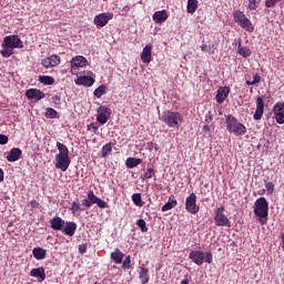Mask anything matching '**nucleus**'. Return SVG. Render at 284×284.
<instances>
[{"label":"nucleus","instance_id":"55","mask_svg":"<svg viewBox=\"0 0 284 284\" xmlns=\"http://www.w3.org/2000/svg\"><path fill=\"white\" fill-rule=\"evenodd\" d=\"M203 132H210V124H205L203 126Z\"/></svg>","mask_w":284,"mask_h":284},{"label":"nucleus","instance_id":"40","mask_svg":"<svg viewBox=\"0 0 284 284\" xmlns=\"http://www.w3.org/2000/svg\"><path fill=\"white\" fill-rule=\"evenodd\" d=\"M110 152H112V144L108 143L102 148V158L105 159Z\"/></svg>","mask_w":284,"mask_h":284},{"label":"nucleus","instance_id":"46","mask_svg":"<svg viewBox=\"0 0 284 284\" xmlns=\"http://www.w3.org/2000/svg\"><path fill=\"white\" fill-rule=\"evenodd\" d=\"M281 0H266L265 6L266 8H274L276 3H278Z\"/></svg>","mask_w":284,"mask_h":284},{"label":"nucleus","instance_id":"44","mask_svg":"<svg viewBox=\"0 0 284 284\" xmlns=\"http://www.w3.org/2000/svg\"><path fill=\"white\" fill-rule=\"evenodd\" d=\"M136 225H139L142 232H148V226H145V221L143 219L138 220Z\"/></svg>","mask_w":284,"mask_h":284},{"label":"nucleus","instance_id":"5","mask_svg":"<svg viewBox=\"0 0 284 284\" xmlns=\"http://www.w3.org/2000/svg\"><path fill=\"white\" fill-rule=\"evenodd\" d=\"M189 258H191V261L195 263V265H203L204 261L205 263H212V253L211 252L204 253L202 251H192L189 255Z\"/></svg>","mask_w":284,"mask_h":284},{"label":"nucleus","instance_id":"57","mask_svg":"<svg viewBox=\"0 0 284 284\" xmlns=\"http://www.w3.org/2000/svg\"><path fill=\"white\" fill-rule=\"evenodd\" d=\"M181 284H190V281L183 280V281L181 282Z\"/></svg>","mask_w":284,"mask_h":284},{"label":"nucleus","instance_id":"36","mask_svg":"<svg viewBox=\"0 0 284 284\" xmlns=\"http://www.w3.org/2000/svg\"><path fill=\"white\" fill-rule=\"evenodd\" d=\"M172 207H176V200H170L168 203H165L162 206V212H168L169 210H172Z\"/></svg>","mask_w":284,"mask_h":284},{"label":"nucleus","instance_id":"1","mask_svg":"<svg viewBox=\"0 0 284 284\" xmlns=\"http://www.w3.org/2000/svg\"><path fill=\"white\" fill-rule=\"evenodd\" d=\"M59 154L55 155V168L65 172L70 168V151L68 146L61 142H57Z\"/></svg>","mask_w":284,"mask_h":284},{"label":"nucleus","instance_id":"28","mask_svg":"<svg viewBox=\"0 0 284 284\" xmlns=\"http://www.w3.org/2000/svg\"><path fill=\"white\" fill-rule=\"evenodd\" d=\"M32 254L37 261H43L45 258V250L41 247L33 248Z\"/></svg>","mask_w":284,"mask_h":284},{"label":"nucleus","instance_id":"54","mask_svg":"<svg viewBox=\"0 0 284 284\" xmlns=\"http://www.w3.org/2000/svg\"><path fill=\"white\" fill-rule=\"evenodd\" d=\"M31 207H39V202L31 201Z\"/></svg>","mask_w":284,"mask_h":284},{"label":"nucleus","instance_id":"7","mask_svg":"<svg viewBox=\"0 0 284 284\" xmlns=\"http://www.w3.org/2000/svg\"><path fill=\"white\" fill-rule=\"evenodd\" d=\"M114 18L113 13L104 12L100 13L94 17L93 23L97 26V28H104V26H108V21H112Z\"/></svg>","mask_w":284,"mask_h":284},{"label":"nucleus","instance_id":"37","mask_svg":"<svg viewBox=\"0 0 284 284\" xmlns=\"http://www.w3.org/2000/svg\"><path fill=\"white\" fill-rule=\"evenodd\" d=\"M233 17H234V21H236V23H239V26L245 19V14L243 12H241V11H235L233 13Z\"/></svg>","mask_w":284,"mask_h":284},{"label":"nucleus","instance_id":"49","mask_svg":"<svg viewBox=\"0 0 284 284\" xmlns=\"http://www.w3.org/2000/svg\"><path fill=\"white\" fill-rule=\"evenodd\" d=\"M88 130L97 134L99 132V128H97L94 124H89Z\"/></svg>","mask_w":284,"mask_h":284},{"label":"nucleus","instance_id":"39","mask_svg":"<svg viewBox=\"0 0 284 284\" xmlns=\"http://www.w3.org/2000/svg\"><path fill=\"white\" fill-rule=\"evenodd\" d=\"M154 174H155L154 169L149 168V169L146 170V172L141 176V179H142L143 181H146V179H152V176H154Z\"/></svg>","mask_w":284,"mask_h":284},{"label":"nucleus","instance_id":"2","mask_svg":"<svg viewBox=\"0 0 284 284\" xmlns=\"http://www.w3.org/2000/svg\"><path fill=\"white\" fill-rule=\"evenodd\" d=\"M160 121L165 123L169 128H179L181 126V123H183V115L174 111H164L160 115Z\"/></svg>","mask_w":284,"mask_h":284},{"label":"nucleus","instance_id":"51","mask_svg":"<svg viewBox=\"0 0 284 284\" xmlns=\"http://www.w3.org/2000/svg\"><path fill=\"white\" fill-rule=\"evenodd\" d=\"M212 121V112H209L206 115H205V123L206 124H210Z\"/></svg>","mask_w":284,"mask_h":284},{"label":"nucleus","instance_id":"32","mask_svg":"<svg viewBox=\"0 0 284 284\" xmlns=\"http://www.w3.org/2000/svg\"><path fill=\"white\" fill-rule=\"evenodd\" d=\"M239 54L243 57L244 59H247V57H252V51L247 47H241L239 45Z\"/></svg>","mask_w":284,"mask_h":284},{"label":"nucleus","instance_id":"26","mask_svg":"<svg viewBox=\"0 0 284 284\" xmlns=\"http://www.w3.org/2000/svg\"><path fill=\"white\" fill-rule=\"evenodd\" d=\"M2 57H4L6 59L12 57V54H14V49H12V47H9L8 44H6L4 42L2 43V50L0 51Z\"/></svg>","mask_w":284,"mask_h":284},{"label":"nucleus","instance_id":"24","mask_svg":"<svg viewBox=\"0 0 284 284\" xmlns=\"http://www.w3.org/2000/svg\"><path fill=\"white\" fill-rule=\"evenodd\" d=\"M30 276H33L34 278H41V281H45V268L43 267L32 268L30 272Z\"/></svg>","mask_w":284,"mask_h":284},{"label":"nucleus","instance_id":"3","mask_svg":"<svg viewBox=\"0 0 284 284\" xmlns=\"http://www.w3.org/2000/svg\"><path fill=\"white\" fill-rule=\"evenodd\" d=\"M254 214L258 216L262 225L267 223L268 203L265 197H260L255 201Z\"/></svg>","mask_w":284,"mask_h":284},{"label":"nucleus","instance_id":"9","mask_svg":"<svg viewBox=\"0 0 284 284\" xmlns=\"http://www.w3.org/2000/svg\"><path fill=\"white\" fill-rule=\"evenodd\" d=\"M185 210L190 212V214H199V205H196V194L191 193L190 196L186 197Z\"/></svg>","mask_w":284,"mask_h":284},{"label":"nucleus","instance_id":"22","mask_svg":"<svg viewBox=\"0 0 284 284\" xmlns=\"http://www.w3.org/2000/svg\"><path fill=\"white\" fill-rule=\"evenodd\" d=\"M62 232L63 234H67V236H74V233L77 232V223L67 222Z\"/></svg>","mask_w":284,"mask_h":284},{"label":"nucleus","instance_id":"17","mask_svg":"<svg viewBox=\"0 0 284 284\" xmlns=\"http://www.w3.org/2000/svg\"><path fill=\"white\" fill-rule=\"evenodd\" d=\"M229 94H230L229 87H221L216 93V102L223 103V101H225V99H227Z\"/></svg>","mask_w":284,"mask_h":284},{"label":"nucleus","instance_id":"33","mask_svg":"<svg viewBox=\"0 0 284 284\" xmlns=\"http://www.w3.org/2000/svg\"><path fill=\"white\" fill-rule=\"evenodd\" d=\"M39 81L40 83H44V85H52V83H54V78L50 75H40Z\"/></svg>","mask_w":284,"mask_h":284},{"label":"nucleus","instance_id":"34","mask_svg":"<svg viewBox=\"0 0 284 284\" xmlns=\"http://www.w3.org/2000/svg\"><path fill=\"white\" fill-rule=\"evenodd\" d=\"M105 90H108V87H105L104 84H101L99 88L94 90L93 94L98 99H101L103 94H105Z\"/></svg>","mask_w":284,"mask_h":284},{"label":"nucleus","instance_id":"42","mask_svg":"<svg viewBox=\"0 0 284 284\" xmlns=\"http://www.w3.org/2000/svg\"><path fill=\"white\" fill-rule=\"evenodd\" d=\"M258 3H261V0H248L250 10H256V8H258Z\"/></svg>","mask_w":284,"mask_h":284},{"label":"nucleus","instance_id":"43","mask_svg":"<svg viewBox=\"0 0 284 284\" xmlns=\"http://www.w3.org/2000/svg\"><path fill=\"white\" fill-rule=\"evenodd\" d=\"M71 211L73 214H77V212H83V210L81 209V205H79V202L72 203Z\"/></svg>","mask_w":284,"mask_h":284},{"label":"nucleus","instance_id":"45","mask_svg":"<svg viewBox=\"0 0 284 284\" xmlns=\"http://www.w3.org/2000/svg\"><path fill=\"white\" fill-rule=\"evenodd\" d=\"M130 263H132V260L130 258V255H128L125 257V261L122 264V267H124V270H130V267H131Z\"/></svg>","mask_w":284,"mask_h":284},{"label":"nucleus","instance_id":"19","mask_svg":"<svg viewBox=\"0 0 284 284\" xmlns=\"http://www.w3.org/2000/svg\"><path fill=\"white\" fill-rule=\"evenodd\" d=\"M88 60L83 55H77L71 60L72 68H85Z\"/></svg>","mask_w":284,"mask_h":284},{"label":"nucleus","instance_id":"52","mask_svg":"<svg viewBox=\"0 0 284 284\" xmlns=\"http://www.w3.org/2000/svg\"><path fill=\"white\" fill-rule=\"evenodd\" d=\"M261 81V77H257V80H253L252 82L251 81H246L247 85H254L256 83H258Z\"/></svg>","mask_w":284,"mask_h":284},{"label":"nucleus","instance_id":"56","mask_svg":"<svg viewBox=\"0 0 284 284\" xmlns=\"http://www.w3.org/2000/svg\"><path fill=\"white\" fill-rule=\"evenodd\" d=\"M1 181H3V170L2 169H0V183H1Z\"/></svg>","mask_w":284,"mask_h":284},{"label":"nucleus","instance_id":"41","mask_svg":"<svg viewBox=\"0 0 284 284\" xmlns=\"http://www.w3.org/2000/svg\"><path fill=\"white\" fill-rule=\"evenodd\" d=\"M47 116H50V119H57L59 116V113L57 112V110H54L52 108H48Z\"/></svg>","mask_w":284,"mask_h":284},{"label":"nucleus","instance_id":"16","mask_svg":"<svg viewBox=\"0 0 284 284\" xmlns=\"http://www.w3.org/2000/svg\"><path fill=\"white\" fill-rule=\"evenodd\" d=\"M22 153L23 152L19 148L11 149L7 156V161H9V163H14V161H19V159H21Z\"/></svg>","mask_w":284,"mask_h":284},{"label":"nucleus","instance_id":"38","mask_svg":"<svg viewBox=\"0 0 284 284\" xmlns=\"http://www.w3.org/2000/svg\"><path fill=\"white\" fill-rule=\"evenodd\" d=\"M201 50L202 52H209V54H214V51L216 50V48L214 47V44L212 45L202 44Z\"/></svg>","mask_w":284,"mask_h":284},{"label":"nucleus","instance_id":"50","mask_svg":"<svg viewBox=\"0 0 284 284\" xmlns=\"http://www.w3.org/2000/svg\"><path fill=\"white\" fill-rule=\"evenodd\" d=\"M95 204H98V207H101V209L105 207V205H106L105 201H103L99 197H98V201L95 202Z\"/></svg>","mask_w":284,"mask_h":284},{"label":"nucleus","instance_id":"4","mask_svg":"<svg viewBox=\"0 0 284 284\" xmlns=\"http://www.w3.org/2000/svg\"><path fill=\"white\" fill-rule=\"evenodd\" d=\"M226 130L234 134L235 136H243L247 129L241 122L237 121L234 115L226 116Z\"/></svg>","mask_w":284,"mask_h":284},{"label":"nucleus","instance_id":"31","mask_svg":"<svg viewBox=\"0 0 284 284\" xmlns=\"http://www.w3.org/2000/svg\"><path fill=\"white\" fill-rule=\"evenodd\" d=\"M148 268L146 267H141V271H140V281L142 284H148L149 281H150V277L148 276Z\"/></svg>","mask_w":284,"mask_h":284},{"label":"nucleus","instance_id":"59","mask_svg":"<svg viewBox=\"0 0 284 284\" xmlns=\"http://www.w3.org/2000/svg\"><path fill=\"white\" fill-rule=\"evenodd\" d=\"M80 252H81V254H83V252H85V251H81V248H80Z\"/></svg>","mask_w":284,"mask_h":284},{"label":"nucleus","instance_id":"21","mask_svg":"<svg viewBox=\"0 0 284 284\" xmlns=\"http://www.w3.org/2000/svg\"><path fill=\"white\" fill-rule=\"evenodd\" d=\"M141 59L143 63H150V61H152V47L145 45L143 48V51L141 53Z\"/></svg>","mask_w":284,"mask_h":284},{"label":"nucleus","instance_id":"13","mask_svg":"<svg viewBox=\"0 0 284 284\" xmlns=\"http://www.w3.org/2000/svg\"><path fill=\"white\" fill-rule=\"evenodd\" d=\"M27 99H33L34 101H41V99H45V93H43L39 89H29L26 91Z\"/></svg>","mask_w":284,"mask_h":284},{"label":"nucleus","instance_id":"47","mask_svg":"<svg viewBox=\"0 0 284 284\" xmlns=\"http://www.w3.org/2000/svg\"><path fill=\"white\" fill-rule=\"evenodd\" d=\"M267 194H272L274 192V183L268 182L265 184Z\"/></svg>","mask_w":284,"mask_h":284},{"label":"nucleus","instance_id":"6","mask_svg":"<svg viewBox=\"0 0 284 284\" xmlns=\"http://www.w3.org/2000/svg\"><path fill=\"white\" fill-rule=\"evenodd\" d=\"M223 212H225V206H220L216 209L214 217L215 225H217V227H230V219H227Z\"/></svg>","mask_w":284,"mask_h":284},{"label":"nucleus","instance_id":"14","mask_svg":"<svg viewBox=\"0 0 284 284\" xmlns=\"http://www.w3.org/2000/svg\"><path fill=\"white\" fill-rule=\"evenodd\" d=\"M59 63H61V59L57 54L42 60L43 68H55V65H59Z\"/></svg>","mask_w":284,"mask_h":284},{"label":"nucleus","instance_id":"29","mask_svg":"<svg viewBox=\"0 0 284 284\" xmlns=\"http://www.w3.org/2000/svg\"><path fill=\"white\" fill-rule=\"evenodd\" d=\"M241 28L247 30V32H254V27L252 26V21L246 17L240 22Z\"/></svg>","mask_w":284,"mask_h":284},{"label":"nucleus","instance_id":"20","mask_svg":"<svg viewBox=\"0 0 284 284\" xmlns=\"http://www.w3.org/2000/svg\"><path fill=\"white\" fill-rule=\"evenodd\" d=\"M50 225L55 231L63 230V226L65 225V221L59 216H55L50 220Z\"/></svg>","mask_w":284,"mask_h":284},{"label":"nucleus","instance_id":"25","mask_svg":"<svg viewBox=\"0 0 284 284\" xmlns=\"http://www.w3.org/2000/svg\"><path fill=\"white\" fill-rule=\"evenodd\" d=\"M123 256H125V254H123V252H121V250L119 248H116L115 252L111 253V258L116 264L123 263Z\"/></svg>","mask_w":284,"mask_h":284},{"label":"nucleus","instance_id":"10","mask_svg":"<svg viewBox=\"0 0 284 284\" xmlns=\"http://www.w3.org/2000/svg\"><path fill=\"white\" fill-rule=\"evenodd\" d=\"M3 43L8 45L9 48H23V42L18 36H8L3 39Z\"/></svg>","mask_w":284,"mask_h":284},{"label":"nucleus","instance_id":"48","mask_svg":"<svg viewBox=\"0 0 284 284\" xmlns=\"http://www.w3.org/2000/svg\"><path fill=\"white\" fill-rule=\"evenodd\" d=\"M8 143V136L6 134H0V145H6Z\"/></svg>","mask_w":284,"mask_h":284},{"label":"nucleus","instance_id":"23","mask_svg":"<svg viewBox=\"0 0 284 284\" xmlns=\"http://www.w3.org/2000/svg\"><path fill=\"white\" fill-rule=\"evenodd\" d=\"M153 21L155 23H163V21H168V11L162 10V11L154 12Z\"/></svg>","mask_w":284,"mask_h":284},{"label":"nucleus","instance_id":"27","mask_svg":"<svg viewBox=\"0 0 284 284\" xmlns=\"http://www.w3.org/2000/svg\"><path fill=\"white\" fill-rule=\"evenodd\" d=\"M187 12L189 14H194L199 8V0H187Z\"/></svg>","mask_w":284,"mask_h":284},{"label":"nucleus","instance_id":"18","mask_svg":"<svg viewBox=\"0 0 284 284\" xmlns=\"http://www.w3.org/2000/svg\"><path fill=\"white\" fill-rule=\"evenodd\" d=\"M97 201H99V197L94 195V191H89L88 197L83 200L82 205H84V207H92V205L97 204Z\"/></svg>","mask_w":284,"mask_h":284},{"label":"nucleus","instance_id":"11","mask_svg":"<svg viewBox=\"0 0 284 284\" xmlns=\"http://www.w3.org/2000/svg\"><path fill=\"white\" fill-rule=\"evenodd\" d=\"M273 113H274L276 123H278V125H283V123H284V103H276L273 106Z\"/></svg>","mask_w":284,"mask_h":284},{"label":"nucleus","instance_id":"58","mask_svg":"<svg viewBox=\"0 0 284 284\" xmlns=\"http://www.w3.org/2000/svg\"><path fill=\"white\" fill-rule=\"evenodd\" d=\"M254 81H258V75H255V77H254Z\"/></svg>","mask_w":284,"mask_h":284},{"label":"nucleus","instance_id":"30","mask_svg":"<svg viewBox=\"0 0 284 284\" xmlns=\"http://www.w3.org/2000/svg\"><path fill=\"white\" fill-rule=\"evenodd\" d=\"M143 163V160L135 159V158H128L125 161L126 168H136V165H141Z\"/></svg>","mask_w":284,"mask_h":284},{"label":"nucleus","instance_id":"35","mask_svg":"<svg viewBox=\"0 0 284 284\" xmlns=\"http://www.w3.org/2000/svg\"><path fill=\"white\" fill-rule=\"evenodd\" d=\"M132 201L134 205H138V207H143V200L141 199V193H134L132 195Z\"/></svg>","mask_w":284,"mask_h":284},{"label":"nucleus","instance_id":"53","mask_svg":"<svg viewBox=\"0 0 284 284\" xmlns=\"http://www.w3.org/2000/svg\"><path fill=\"white\" fill-rule=\"evenodd\" d=\"M54 103H61V98L59 95L53 97Z\"/></svg>","mask_w":284,"mask_h":284},{"label":"nucleus","instance_id":"15","mask_svg":"<svg viewBox=\"0 0 284 284\" xmlns=\"http://www.w3.org/2000/svg\"><path fill=\"white\" fill-rule=\"evenodd\" d=\"M77 85H84L85 88H92L94 85V79L88 75L78 77L75 80Z\"/></svg>","mask_w":284,"mask_h":284},{"label":"nucleus","instance_id":"12","mask_svg":"<svg viewBox=\"0 0 284 284\" xmlns=\"http://www.w3.org/2000/svg\"><path fill=\"white\" fill-rule=\"evenodd\" d=\"M263 112H265V103L263 102V98L258 97L256 99V110L253 115L254 121H261L263 119Z\"/></svg>","mask_w":284,"mask_h":284},{"label":"nucleus","instance_id":"8","mask_svg":"<svg viewBox=\"0 0 284 284\" xmlns=\"http://www.w3.org/2000/svg\"><path fill=\"white\" fill-rule=\"evenodd\" d=\"M112 114V110L108 106H99L97 121L100 122L101 125H105L108 123V119H110Z\"/></svg>","mask_w":284,"mask_h":284}]
</instances>
